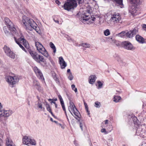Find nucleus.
I'll return each mask as SVG.
<instances>
[{
  "instance_id": "obj_59",
  "label": "nucleus",
  "mask_w": 146,
  "mask_h": 146,
  "mask_svg": "<svg viewBox=\"0 0 146 146\" xmlns=\"http://www.w3.org/2000/svg\"><path fill=\"white\" fill-rule=\"evenodd\" d=\"M2 63V61L1 60H0V65Z\"/></svg>"
},
{
  "instance_id": "obj_39",
  "label": "nucleus",
  "mask_w": 146,
  "mask_h": 146,
  "mask_svg": "<svg viewBox=\"0 0 146 146\" xmlns=\"http://www.w3.org/2000/svg\"><path fill=\"white\" fill-rule=\"evenodd\" d=\"M9 86L11 87L15 86L16 85V83H8Z\"/></svg>"
},
{
  "instance_id": "obj_17",
  "label": "nucleus",
  "mask_w": 146,
  "mask_h": 146,
  "mask_svg": "<svg viewBox=\"0 0 146 146\" xmlns=\"http://www.w3.org/2000/svg\"><path fill=\"white\" fill-rule=\"evenodd\" d=\"M143 0H129L130 3L134 6H138L141 4Z\"/></svg>"
},
{
  "instance_id": "obj_2",
  "label": "nucleus",
  "mask_w": 146,
  "mask_h": 146,
  "mask_svg": "<svg viewBox=\"0 0 146 146\" xmlns=\"http://www.w3.org/2000/svg\"><path fill=\"white\" fill-rule=\"evenodd\" d=\"M68 110L72 115H73V114L72 111L73 113L75 115V117L79 122L80 127L82 130L83 131V127L85 125L84 122L82 120H80V114L79 111L77 109L74 104L73 102H70V106L68 108Z\"/></svg>"
},
{
  "instance_id": "obj_36",
  "label": "nucleus",
  "mask_w": 146,
  "mask_h": 146,
  "mask_svg": "<svg viewBox=\"0 0 146 146\" xmlns=\"http://www.w3.org/2000/svg\"><path fill=\"white\" fill-rule=\"evenodd\" d=\"M95 106L98 108H100L101 105L100 103L97 101L95 102Z\"/></svg>"
},
{
  "instance_id": "obj_43",
  "label": "nucleus",
  "mask_w": 146,
  "mask_h": 146,
  "mask_svg": "<svg viewBox=\"0 0 146 146\" xmlns=\"http://www.w3.org/2000/svg\"><path fill=\"white\" fill-rule=\"evenodd\" d=\"M57 125H58L60 126L61 128L63 129H64L65 128V126L64 125H62V124L59 123H57Z\"/></svg>"
},
{
  "instance_id": "obj_40",
  "label": "nucleus",
  "mask_w": 146,
  "mask_h": 146,
  "mask_svg": "<svg viewBox=\"0 0 146 146\" xmlns=\"http://www.w3.org/2000/svg\"><path fill=\"white\" fill-rule=\"evenodd\" d=\"M65 37L67 38V40H68L69 42H71L73 41L72 39L68 35H65Z\"/></svg>"
},
{
  "instance_id": "obj_28",
  "label": "nucleus",
  "mask_w": 146,
  "mask_h": 146,
  "mask_svg": "<svg viewBox=\"0 0 146 146\" xmlns=\"http://www.w3.org/2000/svg\"><path fill=\"white\" fill-rule=\"evenodd\" d=\"M121 99V98L120 96H115L113 98V101L115 102H118Z\"/></svg>"
},
{
  "instance_id": "obj_15",
  "label": "nucleus",
  "mask_w": 146,
  "mask_h": 146,
  "mask_svg": "<svg viewBox=\"0 0 146 146\" xmlns=\"http://www.w3.org/2000/svg\"><path fill=\"white\" fill-rule=\"evenodd\" d=\"M33 70L37 77L42 80L41 81H44V78L40 70L36 66H35L33 68Z\"/></svg>"
},
{
  "instance_id": "obj_19",
  "label": "nucleus",
  "mask_w": 146,
  "mask_h": 146,
  "mask_svg": "<svg viewBox=\"0 0 146 146\" xmlns=\"http://www.w3.org/2000/svg\"><path fill=\"white\" fill-rule=\"evenodd\" d=\"M135 38L136 40L140 43L142 44L145 42L144 38L139 35H136Z\"/></svg>"
},
{
  "instance_id": "obj_46",
  "label": "nucleus",
  "mask_w": 146,
  "mask_h": 146,
  "mask_svg": "<svg viewBox=\"0 0 146 146\" xmlns=\"http://www.w3.org/2000/svg\"><path fill=\"white\" fill-rule=\"evenodd\" d=\"M64 109L63 107H62V108L63 110L64 111V112H65V115H67V113H66V109H65V108L64 105Z\"/></svg>"
},
{
  "instance_id": "obj_45",
  "label": "nucleus",
  "mask_w": 146,
  "mask_h": 146,
  "mask_svg": "<svg viewBox=\"0 0 146 146\" xmlns=\"http://www.w3.org/2000/svg\"><path fill=\"white\" fill-rule=\"evenodd\" d=\"M142 27L143 30L146 31V25L145 24L143 25Z\"/></svg>"
},
{
  "instance_id": "obj_30",
  "label": "nucleus",
  "mask_w": 146,
  "mask_h": 146,
  "mask_svg": "<svg viewBox=\"0 0 146 146\" xmlns=\"http://www.w3.org/2000/svg\"><path fill=\"white\" fill-rule=\"evenodd\" d=\"M58 97L60 100V103H61V105L62 106L64 107V102L61 96V95H59L58 96Z\"/></svg>"
},
{
  "instance_id": "obj_1",
  "label": "nucleus",
  "mask_w": 146,
  "mask_h": 146,
  "mask_svg": "<svg viewBox=\"0 0 146 146\" xmlns=\"http://www.w3.org/2000/svg\"><path fill=\"white\" fill-rule=\"evenodd\" d=\"M22 22L26 29L32 31L33 29L37 33H39L40 32L39 27L33 19L24 15L22 17Z\"/></svg>"
},
{
  "instance_id": "obj_31",
  "label": "nucleus",
  "mask_w": 146,
  "mask_h": 146,
  "mask_svg": "<svg viewBox=\"0 0 146 146\" xmlns=\"http://www.w3.org/2000/svg\"><path fill=\"white\" fill-rule=\"evenodd\" d=\"M95 85L98 89L101 88L103 86L102 83H95Z\"/></svg>"
},
{
  "instance_id": "obj_56",
  "label": "nucleus",
  "mask_w": 146,
  "mask_h": 146,
  "mask_svg": "<svg viewBox=\"0 0 146 146\" xmlns=\"http://www.w3.org/2000/svg\"><path fill=\"white\" fill-rule=\"evenodd\" d=\"M48 101H51V100H52V99H48Z\"/></svg>"
},
{
  "instance_id": "obj_50",
  "label": "nucleus",
  "mask_w": 146,
  "mask_h": 146,
  "mask_svg": "<svg viewBox=\"0 0 146 146\" xmlns=\"http://www.w3.org/2000/svg\"><path fill=\"white\" fill-rule=\"evenodd\" d=\"M47 58H48V59L50 60V61L52 62V60L51 57L49 55L48 56Z\"/></svg>"
},
{
  "instance_id": "obj_11",
  "label": "nucleus",
  "mask_w": 146,
  "mask_h": 146,
  "mask_svg": "<svg viewBox=\"0 0 146 146\" xmlns=\"http://www.w3.org/2000/svg\"><path fill=\"white\" fill-rule=\"evenodd\" d=\"M5 79L7 82H17L19 79V76L17 75L13 76H7L5 77Z\"/></svg>"
},
{
  "instance_id": "obj_53",
  "label": "nucleus",
  "mask_w": 146,
  "mask_h": 146,
  "mask_svg": "<svg viewBox=\"0 0 146 146\" xmlns=\"http://www.w3.org/2000/svg\"><path fill=\"white\" fill-rule=\"evenodd\" d=\"M49 112L51 114V115H52V116H53V117H54V115L53 114V113L51 111H50Z\"/></svg>"
},
{
  "instance_id": "obj_41",
  "label": "nucleus",
  "mask_w": 146,
  "mask_h": 146,
  "mask_svg": "<svg viewBox=\"0 0 146 146\" xmlns=\"http://www.w3.org/2000/svg\"><path fill=\"white\" fill-rule=\"evenodd\" d=\"M95 1L94 0H88L87 2L88 4H90L94 3Z\"/></svg>"
},
{
  "instance_id": "obj_24",
  "label": "nucleus",
  "mask_w": 146,
  "mask_h": 146,
  "mask_svg": "<svg viewBox=\"0 0 146 146\" xmlns=\"http://www.w3.org/2000/svg\"><path fill=\"white\" fill-rule=\"evenodd\" d=\"M6 145L7 146H13L14 144L11 139L7 138L6 139Z\"/></svg>"
},
{
  "instance_id": "obj_22",
  "label": "nucleus",
  "mask_w": 146,
  "mask_h": 146,
  "mask_svg": "<svg viewBox=\"0 0 146 146\" xmlns=\"http://www.w3.org/2000/svg\"><path fill=\"white\" fill-rule=\"evenodd\" d=\"M5 21L6 24L7 25V26H9V27H10V26H13V24L8 18L7 17L5 18Z\"/></svg>"
},
{
  "instance_id": "obj_48",
  "label": "nucleus",
  "mask_w": 146,
  "mask_h": 146,
  "mask_svg": "<svg viewBox=\"0 0 146 146\" xmlns=\"http://www.w3.org/2000/svg\"><path fill=\"white\" fill-rule=\"evenodd\" d=\"M3 144V141L0 138V146H2Z\"/></svg>"
},
{
  "instance_id": "obj_12",
  "label": "nucleus",
  "mask_w": 146,
  "mask_h": 146,
  "mask_svg": "<svg viewBox=\"0 0 146 146\" xmlns=\"http://www.w3.org/2000/svg\"><path fill=\"white\" fill-rule=\"evenodd\" d=\"M122 44L124 48L127 50H133L135 49L132 44L129 42L126 41L123 42Z\"/></svg>"
},
{
  "instance_id": "obj_55",
  "label": "nucleus",
  "mask_w": 146,
  "mask_h": 146,
  "mask_svg": "<svg viewBox=\"0 0 146 146\" xmlns=\"http://www.w3.org/2000/svg\"><path fill=\"white\" fill-rule=\"evenodd\" d=\"M55 107L56 108H57V104H55Z\"/></svg>"
},
{
  "instance_id": "obj_7",
  "label": "nucleus",
  "mask_w": 146,
  "mask_h": 146,
  "mask_svg": "<svg viewBox=\"0 0 146 146\" xmlns=\"http://www.w3.org/2000/svg\"><path fill=\"white\" fill-rule=\"evenodd\" d=\"M110 20L111 24H115L120 22L121 20V17L119 13H115L112 15Z\"/></svg>"
},
{
  "instance_id": "obj_49",
  "label": "nucleus",
  "mask_w": 146,
  "mask_h": 146,
  "mask_svg": "<svg viewBox=\"0 0 146 146\" xmlns=\"http://www.w3.org/2000/svg\"><path fill=\"white\" fill-rule=\"evenodd\" d=\"M56 3L58 4V5H59L60 4V3L59 2V1L58 0H56L55 1Z\"/></svg>"
},
{
  "instance_id": "obj_13",
  "label": "nucleus",
  "mask_w": 146,
  "mask_h": 146,
  "mask_svg": "<svg viewBox=\"0 0 146 146\" xmlns=\"http://www.w3.org/2000/svg\"><path fill=\"white\" fill-rule=\"evenodd\" d=\"M13 112L11 110H0V115H3L7 118L11 116Z\"/></svg>"
},
{
  "instance_id": "obj_52",
  "label": "nucleus",
  "mask_w": 146,
  "mask_h": 146,
  "mask_svg": "<svg viewBox=\"0 0 146 146\" xmlns=\"http://www.w3.org/2000/svg\"><path fill=\"white\" fill-rule=\"evenodd\" d=\"M67 72L68 73H70H70H71L70 72V69H68L67 70Z\"/></svg>"
},
{
  "instance_id": "obj_38",
  "label": "nucleus",
  "mask_w": 146,
  "mask_h": 146,
  "mask_svg": "<svg viewBox=\"0 0 146 146\" xmlns=\"http://www.w3.org/2000/svg\"><path fill=\"white\" fill-rule=\"evenodd\" d=\"M46 107L47 110L49 112L51 111L50 105L49 104H48L47 103H46Z\"/></svg>"
},
{
  "instance_id": "obj_47",
  "label": "nucleus",
  "mask_w": 146,
  "mask_h": 146,
  "mask_svg": "<svg viewBox=\"0 0 146 146\" xmlns=\"http://www.w3.org/2000/svg\"><path fill=\"white\" fill-rule=\"evenodd\" d=\"M74 144L76 146H79V144L76 141H74Z\"/></svg>"
},
{
  "instance_id": "obj_62",
  "label": "nucleus",
  "mask_w": 146,
  "mask_h": 146,
  "mask_svg": "<svg viewBox=\"0 0 146 146\" xmlns=\"http://www.w3.org/2000/svg\"><path fill=\"white\" fill-rule=\"evenodd\" d=\"M66 115V118H68V116L67 115Z\"/></svg>"
},
{
  "instance_id": "obj_35",
  "label": "nucleus",
  "mask_w": 146,
  "mask_h": 146,
  "mask_svg": "<svg viewBox=\"0 0 146 146\" xmlns=\"http://www.w3.org/2000/svg\"><path fill=\"white\" fill-rule=\"evenodd\" d=\"M84 103L85 106V109L87 111V112L88 113V114L89 115L90 113L89 110H88V106L87 104L86 103L85 101L84 100Z\"/></svg>"
},
{
  "instance_id": "obj_8",
  "label": "nucleus",
  "mask_w": 146,
  "mask_h": 146,
  "mask_svg": "<svg viewBox=\"0 0 146 146\" xmlns=\"http://www.w3.org/2000/svg\"><path fill=\"white\" fill-rule=\"evenodd\" d=\"M14 40L15 42L19 45L20 47L25 52H26V51L24 47L21 44H23L25 47H28L29 46L28 43L27 41L25 39V40L23 42H21L20 40L21 38H16L15 37H14Z\"/></svg>"
},
{
  "instance_id": "obj_10",
  "label": "nucleus",
  "mask_w": 146,
  "mask_h": 146,
  "mask_svg": "<svg viewBox=\"0 0 146 146\" xmlns=\"http://www.w3.org/2000/svg\"><path fill=\"white\" fill-rule=\"evenodd\" d=\"M3 49L6 54L11 58L14 59L15 57V54L11 50L10 48L6 46H5Z\"/></svg>"
},
{
  "instance_id": "obj_58",
  "label": "nucleus",
  "mask_w": 146,
  "mask_h": 146,
  "mask_svg": "<svg viewBox=\"0 0 146 146\" xmlns=\"http://www.w3.org/2000/svg\"><path fill=\"white\" fill-rule=\"evenodd\" d=\"M67 120H68V121L69 122V119H68V118H67Z\"/></svg>"
},
{
  "instance_id": "obj_18",
  "label": "nucleus",
  "mask_w": 146,
  "mask_h": 146,
  "mask_svg": "<svg viewBox=\"0 0 146 146\" xmlns=\"http://www.w3.org/2000/svg\"><path fill=\"white\" fill-rule=\"evenodd\" d=\"M59 63L62 69H64L67 66L66 63L64 60L63 58L61 56L59 57Z\"/></svg>"
},
{
  "instance_id": "obj_4",
  "label": "nucleus",
  "mask_w": 146,
  "mask_h": 146,
  "mask_svg": "<svg viewBox=\"0 0 146 146\" xmlns=\"http://www.w3.org/2000/svg\"><path fill=\"white\" fill-rule=\"evenodd\" d=\"M87 13H84L83 15L82 18L81 19L82 22L83 23L86 22L88 24L93 23L96 19V18L93 16H92L90 17L89 15L92 12L90 10H87Z\"/></svg>"
},
{
  "instance_id": "obj_44",
  "label": "nucleus",
  "mask_w": 146,
  "mask_h": 146,
  "mask_svg": "<svg viewBox=\"0 0 146 146\" xmlns=\"http://www.w3.org/2000/svg\"><path fill=\"white\" fill-rule=\"evenodd\" d=\"M101 131L102 133H106V129L104 128L102 129H101Z\"/></svg>"
},
{
  "instance_id": "obj_32",
  "label": "nucleus",
  "mask_w": 146,
  "mask_h": 146,
  "mask_svg": "<svg viewBox=\"0 0 146 146\" xmlns=\"http://www.w3.org/2000/svg\"><path fill=\"white\" fill-rule=\"evenodd\" d=\"M81 46L86 48H89L90 46V45L86 43L82 44Z\"/></svg>"
},
{
  "instance_id": "obj_63",
  "label": "nucleus",
  "mask_w": 146,
  "mask_h": 146,
  "mask_svg": "<svg viewBox=\"0 0 146 146\" xmlns=\"http://www.w3.org/2000/svg\"><path fill=\"white\" fill-rule=\"evenodd\" d=\"M54 122L56 123H57V122L56 121H54Z\"/></svg>"
},
{
  "instance_id": "obj_3",
  "label": "nucleus",
  "mask_w": 146,
  "mask_h": 146,
  "mask_svg": "<svg viewBox=\"0 0 146 146\" xmlns=\"http://www.w3.org/2000/svg\"><path fill=\"white\" fill-rule=\"evenodd\" d=\"M10 35H13L14 36V38L15 37L17 38H21V42H24L25 39L20 30L14 24H13V26L10 27Z\"/></svg>"
},
{
  "instance_id": "obj_51",
  "label": "nucleus",
  "mask_w": 146,
  "mask_h": 146,
  "mask_svg": "<svg viewBox=\"0 0 146 146\" xmlns=\"http://www.w3.org/2000/svg\"><path fill=\"white\" fill-rule=\"evenodd\" d=\"M3 106H2L1 103H0V109L1 110Z\"/></svg>"
},
{
  "instance_id": "obj_6",
  "label": "nucleus",
  "mask_w": 146,
  "mask_h": 146,
  "mask_svg": "<svg viewBox=\"0 0 146 146\" xmlns=\"http://www.w3.org/2000/svg\"><path fill=\"white\" fill-rule=\"evenodd\" d=\"M35 45L37 50L39 53L46 57L48 56L49 54L48 52L41 43L38 42H35Z\"/></svg>"
},
{
  "instance_id": "obj_21",
  "label": "nucleus",
  "mask_w": 146,
  "mask_h": 146,
  "mask_svg": "<svg viewBox=\"0 0 146 146\" xmlns=\"http://www.w3.org/2000/svg\"><path fill=\"white\" fill-rule=\"evenodd\" d=\"M3 30L5 34L7 36L10 35V27L9 26H5L3 28Z\"/></svg>"
},
{
  "instance_id": "obj_16",
  "label": "nucleus",
  "mask_w": 146,
  "mask_h": 146,
  "mask_svg": "<svg viewBox=\"0 0 146 146\" xmlns=\"http://www.w3.org/2000/svg\"><path fill=\"white\" fill-rule=\"evenodd\" d=\"M130 11L131 14L133 15H138L139 13L138 6H136L132 5Z\"/></svg>"
},
{
  "instance_id": "obj_27",
  "label": "nucleus",
  "mask_w": 146,
  "mask_h": 146,
  "mask_svg": "<svg viewBox=\"0 0 146 146\" xmlns=\"http://www.w3.org/2000/svg\"><path fill=\"white\" fill-rule=\"evenodd\" d=\"M108 120H106L104 121L102 123V125L101 126V127L102 128L103 127H106L107 128V129H108L107 127L108 126Z\"/></svg>"
},
{
  "instance_id": "obj_61",
  "label": "nucleus",
  "mask_w": 146,
  "mask_h": 146,
  "mask_svg": "<svg viewBox=\"0 0 146 146\" xmlns=\"http://www.w3.org/2000/svg\"><path fill=\"white\" fill-rule=\"evenodd\" d=\"M28 104L29 105H30V103L29 101L28 102Z\"/></svg>"
},
{
  "instance_id": "obj_20",
  "label": "nucleus",
  "mask_w": 146,
  "mask_h": 146,
  "mask_svg": "<svg viewBox=\"0 0 146 146\" xmlns=\"http://www.w3.org/2000/svg\"><path fill=\"white\" fill-rule=\"evenodd\" d=\"M53 20L56 23L59 24H62V21L60 17L58 16H55L53 17Z\"/></svg>"
},
{
  "instance_id": "obj_60",
  "label": "nucleus",
  "mask_w": 146,
  "mask_h": 146,
  "mask_svg": "<svg viewBox=\"0 0 146 146\" xmlns=\"http://www.w3.org/2000/svg\"><path fill=\"white\" fill-rule=\"evenodd\" d=\"M50 120L52 121H53V119L52 118H50Z\"/></svg>"
},
{
  "instance_id": "obj_34",
  "label": "nucleus",
  "mask_w": 146,
  "mask_h": 146,
  "mask_svg": "<svg viewBox=\"0 0 146 146\" xmlns=\"http://www.w3.org/2000/svg\"><path fill=\"white\" fill-rule=\"evenodd\" d=\"M104 34L106 36H108L110 35V32L109 29H107L104 31Z\"/></svg>"
},
{
  "instance_id": "obj_26",
  "label": "nucleus",
  "mask_w": 146,
  "mask_h": 146,
  "mask_svg": "<svg viewBox=\"0 0 146 146\" xmlns=\"http://www.w3.org/2000/svg\"><path fill=\"white\" fill-rule=\"evenodd\" d=\"M49 45L50 47L53 50V52L54 53V55L56 51V47L54 44L52 42H50Z\"/></svg>"
},
{
  "instance_id": "obj_25",
  "label": "nucleus",
  "mask_w": 146,
  "mask_h": 146,
  "mask_svg": "<svg viewBox=\"0 0 146 146\" xmlns=\"http://www.w3.org/2000/svg\"><path fill=\"white\" fill-rule=\"evenodd\" d=\"M97 77L95 75H91L89 77V82H95Z\"/></svg>"
},
{
  "instance_id": "obj_33",
  "label": "nucleus",
  "mask_w": 146,
  "mask_h": 146,
  "mask_svg": "<svg viewBox=\"0 0 146 146\" xmlns=\"http://www.w3.org/2000/svg\"><path fill=\"white\" fill-rule=\"evenodd\" d=\"M119 36L121 37H124L125 36H126L125 32L123 31L118 34Z\"/></svg>"
},
{
  "instance_id": "obj_37",
  "label": "nucleus",
  "mask_w": 146,
  "mask_h": 146,
  "mask_svg": "<svg viewBox=\"0 0 146 146\" xmlns=\"http://www.w3.org/2000/svg\"><path fill=\"white\" fill-rule=\"evenodd\" d=\"M71 87L72 90L74 91L75 93L77 92V90L76 88L75 87V85L74 84H72L71 85Z\"/></svg>"
},
{
  "instance_id": "obj_5",
  "label": "nucleus",
  "mask_w": 146,
  "mask_h": 146,
  "mask_svg": "<svg viewBox=\"0 0 146 146\" xmlns=\"http://www.w3.org/2000/svg\"><path fill=\"white\" fill-rule=\"evenodd\" d=\"M29 53L32 58L36 62L41 63V62H44L45 61L44 58L42 56L36 52L30 51Z\"/></svg>"
},
{
  "instance_id": "obj_64",
  "label": "nucleus",
  "mask_w": 146,
  "mask_h": 146,
  "mask_svg": "<svg viewBox=\"0 0 146 146\" xmlns=\"http://www.w3.org/2000/svg\"><path fill=\"white\" fill-rule=\"evenodd\" d=\"M57 100V99H54V100H55V101H56Z\"/></svg>"
},
{
  "instance_id": "obj_57",
  "label": "nucleus",
  "mask_w": 146,
  "mask_h": 146,
  "mask_svg": "<svg viewBox=\"0 0 146 146\" xmlns=\"http://www.w3.org/2000/svg\"><path fill=\"white\" fill-rule=\"evenodd\" d=\"M143 146H146V143L143 144Z\"/></svg>"
},
{
  "instance_id": "obj_29",
  "label": "nucleus",
  "mask_w": 146,
  "mask_h": 146,
  "mask_svg": "<svg viewBox=\"0 0 146 146\" xmlns=\"http://www.w3.org/2000/svg\"><path fill=\"white\" fill-rule=\"evenodd\" d=\"M7 118L3 115H0V121L3 123L5 122Z\"/></svg>"
},
{
  "instance_id": "obj_23",
  "label": "nucleus",
  "mask_w": 146,
  "mask_h": 146,
  "mask_svg": "<svg viewBox=\"0 0 146 146\" xmlns=\"http://www.w3.org/2000/svg\"><path fill=\"white\" fill-rule=\"evenodd\" d=\"M35 105L38 108L40 109H43V110L44 109V108H43L42 107V104L40 99L38 100L37 101Z\"/></svg>"
},
{
  "instance_id": "obj_9",
  "label": "nucleus",
  "mask_w": 146,
  "mask_h": 146,
  "mask_svg": "<svg viewBox=\"0 0 146 146\" xmlns=\"http://www.w3.org/2000/svg\"><path fill=\"white\" fill-rule=\"evenodd\" d=\"M23 144L28 146H29L30 145H35L36 144L35 140L32 139L27 136H25L23 137Z\"/></svg>"
},
{
  "instance_id": "obj_54",
  "label": "nucleus",
  "mask_w": 146,
  "mask_h": 146,
  "mask_svg": "<svg viewBox=\"0 0 146 146\" xmlns=\"http://www.w3.org/2000/svg\"><path fill=\"white\" fill-rule=\"evenodd\" d=\"M51 103H54V104H56V102H54L53 101H52L51 102Z\"/></svg>"
},
{
  "instance_id": "obj_14",
  "label": "nucleus",
  "mask_w": 146,
  "mask_h": 146,
  "mask_svg": "<svg viewBox=\"0 0 146 146\" xmlns=\"http://www.w3.org/2000/svg\"><path fill=\"white\" fill-rule=\"evenodd\" d=\"M138 29L135 28L132 31L125 32L126 36L128 38H132L138 33Z\"/></svg>"
},
{
  "instance_id": "obj_42",
  "label": "nucleus",
  "mask_w": 146,
  "mask_h": 146,
  "mask_svg": "<svg viewBox=\"0 0 146 146\" xmlns=\"http://www.w3.org/2000/svg\"><path fill=\"white\" fill-rule=\"evenodd\" d=\"M68 78L70 80H72L73 78V76L72 75L71 73H70V74H69V75Z\"/></svg>"
}]
</instances>
